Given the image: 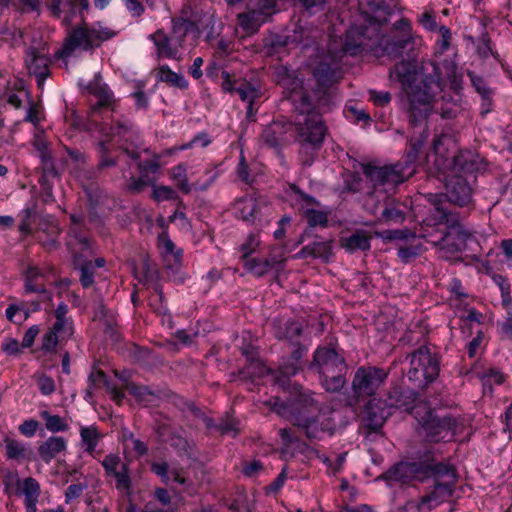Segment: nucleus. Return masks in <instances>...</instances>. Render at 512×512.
<instances>
[{"label": "nucleus", "instance_id": "49530a36", "mask_svg": "<svg viewBox=\"0 0 512 512\" xmlns=\"http://www.w3.org/2000/svg\"><path fill=\"white\" fill-rule=\"evenodd\" d=\"M116 479V489L123 491L130 497L132 481L129 475V469L126 464H121V469L112 475Z\"/></svg>", "mask_w": 512, "mask_h": 512}, {"label": "nucleus", "instance_id": "680f3d73", "mask_svg": "<svg viewBox=\"0 0 512 512\" xmlns=\"http://www.w3.org/2000/svg\"><path fill=\"white\" fill-rule=\"evenodd\" d=\"M151 471L159 476L164 484H168L170 482L171 470L169 469L167 462H153L151 464Z\"/></svg>", "mask_w": 512, "mask_h": 512}, {"label": "nucleus", "instance_id": "4c0bfd02", "mask_svg": "<svg viewBox=\"0 0 512 512\" xmlns=\"http://www.w3.org/2000/svg\"><path fill=\"white\" fill-rule=\"evenodd\" d=\"M370 240L371 237L366 232L357 231L346 239L345 247L351 252L368 250L370 248Z\"/></svg>", "mask_w": 512, "mask_h": 512}, {"label": "nucleus", "instance_id": "e2e57ef3", "mask_svg": "<svg viewBox=\"0 0 512 512\" xmlns=\"http://www.w3.org/2000/svg\"><path fill=\"white\" fill-rule=\"evenodd\" d=\"M101 464L106 472V475L112 476L113 474L119 471L117 470V468L121 464V459L116 454H109L105 456Z\"/></svg>", "mask_w": 512, "mask_h": 512}, {"label": "nucleus", "instance_id": "ddd939ff", "mask_svg": "<svg viewBox=\"0 0 512 512\" xmlns=\"http://www.w3.org/2000/svg\"><path fill=\"white\" fill-rule=\"evenodd\" d=\"M423 428L431 442L450 441L460 432L461 424L451 416L439 417L429 413Z\"/></svg>", "mask_w": 512, "mask_h": 512}, {"label": "nucleus", "instance_id": "423d86ee", "mask_svg": "<svg viewBox=\"0 0 512 512\" xmlns=\"http://www.w3.org/2000/svg\"><path fill=\"white\" fill-rule=\"evenodd\" d=\"M428 479L433 480V489L417 503L419 512H428L452 496L457 483V473L450 464L435 463Z\"/></svg>", "mask_w": 512, "mask_h": 512}, {"label": "nucleus", "instance_id": "c756f323", "mask_svg": "<svg viewBox=\"0 0 512 512\" xmlns=\"http://www.w3.org/2000/svg\"><path fill=\"white\" fill-rule=\"evenodd\" d=\"M322 88L326 83H335L341 78V72L338 66H330L326 65L322 62ZM334 98V90H330L328 93L322 90V112L324 111V106L333 102Z\"/></svg>", "mask_w": 512, "mask_h": 512}, {"label": "nucleus", "instance_id": "f704fd0d", "mask_svg": "<svg viewBox=\"0 0 512 512\" xmlns=\"http://www.w3.org/2000/svg\"><path fill=\"white\" fill-rule=\"evenodd\" d=\"M346 373L326 372L322 374V387L329 393H338L346 384Z\"/></svg>", "mask_w": 512, "mask_h": 512}, {"label": "nucleus", "instance_id": "1a4fd4ad", "mask_svg": "<svg viewBox=\"0 0 512 512\" xmlns=\"http://www.w3.org/2000/svg\"><path fill=\"white\" fill-rule=\"evenodd\" d=\"M278 12L277 0L249 1L246 10L237 15V24L246 34L254 35L262 25L271 22Z\"/></svg>", "mask_w": 512, "mask_h": 512}, {"label": "nucleus", "instance_id": "338daca9", "mask_svg": "<svg viewBox=\"0 0 512 512\" xmlns=\"http://www.w3.org/2000/svg\"><path fill=\"white\" fill-rule=\"evenodd\" d=\"M37 384L43 395H50L55 391L54 380L45 374L37 377Z\"/></svg>", "mask_w": 512, "mask_h": 512}, {"label": "nucleus", "instance_id": "2f4dec72", "mask_svg": "<svg viewBox=\"0 0 512 512\" xmlns=\"http://www.w3.org/2000/svg\"><path fill=\"white\" fill-rule=\"evenodd\" d=\"M128 392L133 395L137 401L144 405H151L160 398L159 391H153L147 386H139L134 383L126 385Z\"/></svg>", "mask_w": 512, "mask_h": 512}, {"label": "nucleus", "instance_id": "0eeeda50", "mask_svg": "<svg viewBox=\"0 0 512 512\" xmlns=\"http://www.w3.org/2000/svg\"><path fill=\"white\" fill-rule=\"evenodd\" d=\"M115 35L116 32L114 30L100 23L91 26L83 23L69 32L57 55L60 58H67L76 49L84 51L93 50L100 47L103 42L112 39Z\"/></svg>", "mask_w": 512, "mask_h": 512}, {"label": "nucleus", "instance_id": "c85d7f7f", "mask_svg": "<svg viewBox=\"0 0 512 512\" xmlns=\"http://www.w3.org/2000/svg\"><path fill=\"white\" fill-rule=\"evenodd\" d=\"M290 37L276 33H270L263 39V48L268 56L285 54Z\"/></svg>", "mask_w": 512, "mask_h": 512}, {"label": "nucleus", "instance_id": "37998d69", "mask_svg": "<svg viewBox=\"0 0 512 512\" xmlns=\"http://www.w3.org/2000/svg\"><path fill=\"white\" fill-rule=\"evenodd\" d=\"M247 360L249 364L241 371L244 377L256 378L265 374L266 367L254 354H247Z\"/></svg>", "mask_w": 512, "mask_h": 512}, {"label": "nucleus", "instance_id": "8fccbe9b", "mask_svg": "<svg viewBox=\"0 0 512 512\" xmlns=\"http://www.w3.org/2000/svg\"><path fill=\"white\" fill-rule=\"evenodd\" d=\"M306 351V346L297 347L291 354V359L294 361V363L281 365L282 374H284L285 376L295 375L300 368L298 363L303 357V355L306 353Z\"/></svg>", "mask_w": 512, "mask_h": 512}, {"label": "nucleus", "instance_id": "473e14b6", "mask_svg": "<svg viewBox=\"0 0 512 512\" xmlns=\"http://www.w3.org/2000/svg\"><path fill=\"white\" fill-rule=\"evenodd\" d=\"M80 437L84 450L89 454H93L102 437V434L98 431L96 426L91 425L81 427Z\"/></svg>", "mask_w": 512, "mask_h": 512}, {"label": "nucleus", "instance_id": "0e129e2a", "mask_svg": "<svg viewBox=\"0 0 512 512\" xmlns=\"http://www.w3.org/2000/svg\"><path fill=\"white\" fill-rule=\"evenodd\" d=\"M484 387L489 385L491 388L492 384H501L504 380L503 374L496 369H489L481 375Z\"/></svg>", "mask_w": 512, "mask_h": 512}, {"label": "nucleus", "instance_id": "b1692460", "mask_svg": "<svg viewBox=\"0 0 512 512\" xmlns=\"http://www.w3.org/2000/svg\"><path fill=\"white\" fill-rule=\"evenodd\" d=\"M263 201L255 198L253 195L243 197L235 203V213L237 217L246 222H254L260 210V204Z\"/></svg>", "mask_w": 512, "mask_h": 512}, {"label": "nucleus", "instance_id": "72a5a7b5", "mask_svg": "<svg viewBox=\"0 0 512 512\" xmlns=\"http://www.w3.org/2000/svg\"><path fill=\"white\" fill-rule=\"evenodd\" d=\"M405 220V213L396 206L391 205L388 197H385V206L379 217V221L385 224H400Z\"/></svg>", "mask_w": 512, "mask_h": 512}, {"label": "nucleus", "instance_id": "dca6fc26", "mask_svg": "<svg viewBox=\"0 0 512 512\" xmlns=\"http://www.w3.org/2000/svg\"><path fill=\"white\" fill-rule=\"evenodd\" d=\"M294 192L295 204L299 212L307 219L308 228L301 236V242L311 237L312 230L320 224V212L316 209L318 202L314 197L301 191L296 185H291Z\"/></svg>", "mask_w": 512, "mask_h": 512}, {"label": "nucleus", "instance_id": "412c9836", "mask_svg": "<svg viewBox=\"0 0 512 512\" xmlns=\"http://www.w3.org/2000/svg\"><path fill=\"white\" fill-rule=\"evenodd\" d=\"M273 335L279 340L293 343L303 333V325L298 320L274 319L272 322Z\"/></svg>", "mask_w": 512, "mask_h": 512}, {"label": "nucleus", "instance_id": "6e6552de", "mask_svg": "<svg viewBox=\"0 0 512 512\" xmlns=\"http://www.w3.org/2000/svg\"><path fill=\"white\" fill-rule=\"evenodd\" d=\"M407 358L410 359L407 377L414 386L423 389L436 380L440 372V360L436 352L421 346Z\"/></svg>", "mask_w": 512, "mask_h": 512}, {"label": "nucleus", "instance_id": "4be33fe9", "mask_svg": "<svg viewBox=\"0 0 512 512\" xmlns=\"http://www.w3.org/2000/svg\"><path fill=\"white\" fill-rule=\"evenodd\" d=\"M40 485L38 481L32 477L25 478L22 480L18 489H16V495H24L26 512H36L37 502L40 496Z\"/></svg>", "mask_w": 512, "mask_h": 512}, {"label": "nucleus", "instance_id": "7ed1b4c3", "mask_svg": "<svg viewBox=\"0 0 512 512\" xmlns=\"http://www.w3.org/2000/svg\"><path fill=\"white\" fill-rule=\"evenodd\" d=\"M273 410L300 429L308 439L318 438L320 407L310 394L300 393L285 402L276 399Z\"/></svg>", "mask_w": 512, "mask_h": 512}, {"label": "nucleus", "instance_id": "6e6d98bb", "mask_svg": "<svg viewBox=\"0 0 512 512\" xmlns=\"http://www.w3.org/2000/svg\"><path fill=\"white\" fill-rule=\"evenodd\" d=\"M182 471H183L182 469H172L171 470V475L173 476V481L180 485H183L184 486L183 491L185 493H187L189 496L196 495L198 492L197 487L195 486V484L192 481H190L189 479H187L186 477H184L182 475Z\"/></svg>", "mask_w": 512, "mask_h": 512}, {"label": "nucleus", "instance_id": "393cba45", "mask_svg": "<svg viewBox=\"0 0 512 512\" xmlns=\"http://www.w3.org/2000/svg\"><path fill=\"white\" fill-rule=\"evenodd\" d=\"M66 446V440L63 437L52 436L39 445L38 453L45 463H49L59 453L63 452Z\"/></svg>", "mask_w": 512, "mask_h": 512}, {"label": "nucleus", "instance_id": "052dcab7", "mask_svg": "<svg viewBox=\"0 0 512 512\" xmlns=\"http://www.w3.org/2000/svg\"><path fill=\"white\" fill-rule=\"evenodd\" d=\"M133 129V123L126 118L118 119L110 128L111 133L117 136H126Z\"/></svg>", "mask_w": 512, "mask_h": 512}, {"label": "nucleus", "instance_id": "3c124183", "mask_svg": "<svg viewBox=\"0 0 512 512\" xmlns=\"http://www.w3.org/2000/svg\"><path fill=\"white\" fill-rule=\"evenodd\" d=\"M239 422L227 415L226 417H223L220 419L219 423L216 425V429L222 434V435H230L232 437H236L239 434Z\"/></svg>", "mask_w": 512, "mask_h": 512}, {"label": "nucleus", "instance_id": "4d7b16f0", "mask_svg": "<svg viewBox=\"0 0 512 512\" xmlns=\"http://www.w3.org/2000/svg\"><path fill=\"white\" fill-rule=\"evenodd\" d=\"M444 198L446 194H429L428 200L435 206L436 210L441 214V220L449 223L450 218L453 216L444 206Z\"/></svg>", "mask_w": 512, "mask_h": 512}, {"label": "nucleus", "instance_id": "a878e982", "mask_svg": "<svg viewBox=\"0 0 512 512\" xmlns=\"http://www.w3.org/2000/svg\"><path fill=\"white\" fill-rule=\"evenodd\" d=\"M72 335L65 333L63 328H57L52 325L41 338L40 351L44 354L54 353L57 345Z\"/></svg>", "mask_w": 512, "mask_h": 512}, {"label": "nucleus", "instance_id": "39448f33", "mask_svg": "<svg viewBox=\"0 0 512 512\" xmlns=\"http://www.w3.org/2000/svg\"><path fill=\"white\" fill-rule=\"evenodd\" d=\"M363 174L370 181L374 191L368 195L365 205L372 214H376L377 205H374L375 194L383 192L389 194L395 191L396 187L413 175V171L406 172L402 164L375 166L363 165Z\"/></svg>", "mask_w": 512, "mask_h": 512}, {"label": "nucleus", "instance_id": "58836bf2", "mask_svg": "<svg viewBox=\"0 0 512 512\" xmlns=\"http://www.w3.org/2000/svg\"><path fill=\"white\" fill-rule=\"evenodd\" d=\"M75 268L80 271V282L84 288H88L94 283V265L92 261H80L75 259Z\"/></svg>", "mask_w": 512, "mask_h": 512}, {"label": "nucleus", "instance_id": "5fc2aeb1", "mask_svg": "<svg viewBox=\"0 0 512 512\" xmlns=\"http://www.w3.org/2000/svg\"><path fill=\"white\" fill-rule=\"evenodd\" d=\"M285 260V249L283 247H272L269 254L264 259L266 266H268L270 270L276 269Z\"/></svg>", "mask_w": 512, "mask_h": 512}, {"label": "nucleus", "instance_id": "9b49d317", "mask_svg": "<svg viewBox=\"0 0 512 512\" xmlns=\"http://www.w3.org/2000/svg\"><path fill=\"white\" fill-rule=\"evenodd\" d=\"M388 377V372L375 366L359 367L352 380V390L355 396V402L359 398L373 396L377 390L384 384Z\"/></svg>", "mask_w": 512, "mask_h": 512}, {"label": "nucleus", "instance_id": "5701e85b", "mask_svg": "<svg viewBox=\"0 0 512 512\" xmlns=\"http://www.w3.org/2000/svg\"><path fill=\"white\" fill-rule=\"evenodd\" d=\"M26 63L29 73L37 78L39 85L43 84L44 80L49 75V59L32 48L27 54Z\"/></svg>", "mask_w": 512, "mask_h": 512}, {"label": "nucleus", "instance_id": "f3484780", "mask_svg": "<svg viewBox=\"0 0 512 512\" xmlns=\"http://www.w3.org/2000/svg\"><path fill=\"white\" fill-rule=\"evenodd\" d=\"M426 120L427 117L423 120V122H414L409 116V122L414 129V132L409 140V147L405 154L404 162L401 163L406 172H415V164L418 160L421 148L428 138Z\"/></svg>", "mask_w": 512, "mask_h": 512}, {"label": "nucleus", "instance_id": "7c9ffc66", "mask_svg": "<svg viewBox=\"0 0 512 512\" xmlns=\"http://www.w3.org/2000/svg\"><path fill=\"white\" fill-rule=\"evenodd\" d=\"M156 78L179 89H186L189 85L183 75L172 71L167 65H162L156 70Z\"/></svg>", "mask_w": 512, "mask_h": 512}, {"label": "nucleus", "instance_id": "aec40b11", "mask_svg": "<svg viewBox=\"0 0 512 512\" xmlns=\"http://www.w3.org/2000/svg\"><path fill=\"white\" fill-rule=\"evenodd\" d=\"M149 39L156 47V55L159 59H173L180 61L182 59V52L172 42L171 38L162 29L149 35Z\"/></svg>", "mask_w": 512, "mask_h": 512}, {"label": "nucleus", "instance_id": "c9c22d12", "mask_svg": "<svg viewBox=\"0 0 512 512\" xmlns=\"http://www.w3.org/2000/svg\"><path fill=\"white\" fill-rule=\"evenodd\" d=\"M234 92L239 95L242 101L248 102L249 105L247 108V115L248 117H251L254 113L253 101L258 97L259 94L258 89L251 83L243 81L238 87L235 88Z\"/></svg>", "mask_w": 512, "mask_h": 512}, {"label": "nucleus", "instance_id": "2eb2a0df", "mask_svg": "<svg viewBox=\"0 0 512 512\" xmlns=\"http://www.w3.org/2000/svg\"><path fill=\"white\" fill-rule=\"evenodd\" d=\"M448 230L443 234L437 242L440 248L450 254L461 252L466 249L468 240L472 237L469 232L459 221L452 216L450 218Z\"/></svg>", "mask_w": 512, "mask_h": 512}, {"label": "nucleus", "instance_id": "ea45409f", "mask_svg": "<svg viewBox=\"0 0 512 512\" xmlns=\"http://www.w3.org/2000/svg\"><path fill=\"white\" fill-rule=\"evenodd\" d=\"M250 252L251 251H247L242 256L243 265H244L245 269L248 272H250L258 277L263 276L266 273H268L270 271V269L268 268V266H266L265 261L261 260V259L250 257L249 256Z\"/></svg>", "mask_w": 512, "mask_h": 512}, {"label": "nucleus", "instance_id": "a19ab883", "mask_svg": "<svg viewBox=\"0 0 512 512\" xmlns=\"http://www.w3.org/2000/svg\"><path fill=\"white\" fill-rule=\"evenodd\" d=\"M454 169L465 174H471L478 169L476 161L470 152H461L454 156Z\"/></svg>", "mask_w": 512, "mask_h": 512}, {"label": "nucleus", "instance_id": "79ce46f5", "mask_svg": "<svg viewBox=\"0 0 512 512\" xmlns=\"http://www.w3.org/2000/svg\"><path fill=\"white\" fill-rule=\"evenodd\" d=\"M170 177L175 182L176 186L184 193L189 194L191 187L188 183V177L186 167L183 164H179L173 167L170 171Z\"/></svg>", "mask_w": 512, "mask_h": 512}, {"label": "nucleus", "instance_id": "09e8293b", "mask_svg": "<svg viewBox=\"0 0 512 512\" xmlns=\"http://www.w3.org/2000/svg\"><path fill=\"white\" fill-rule=\"evenodd\" d=\"M67 312L68 306L64 302H61L55 310L56 321L53 325L57 328H63L64 332L67 334H73L72 323L66 318Z\"/></svg>", "mask_w": 512, "mask_h": 512}, {"label": "nucleus", "instance_id": "c03bdc74", "mask_svg": "<svg viewBox=\"0 0 512 512\" xmlns=\"http://www.w3.org/2000/svg\"><path fill=\"white\" fill-rule=\"evenodd\" d=\"M468 76L475 90L482 96L484 105L489 106L492 99V90L481 76L476 75L474 72H469Z\"/></svg>", "mask_w": 512, "mask_h": 512}, {"label": "nucleus", "instance_id": "bb28decb", "mask_svg": "<svg viewBox=\"0 0 512 512\" xmlns=\"http://www.w3.org/2000/svg\"><path fill=\"white\" fill-rule=\"evenodd\" d=\"M194 28V23L183 17L173 18L172 19V29L170 34L168 35L172 42L178 47V49L182 52L184 42L186 36L190 30Z\"/></svg>", "mask_w": 512, "mask_h": 512}, {"label": "nucleus", "instance_id": "bf43d9fd", "mask_svg": "<svg viewBox=\"0 0 512 512\" xmlns=\"http://www.w3.org/2000/svg\"><path fill=\"white\" fill-rule=\"evenodd\" d=\"M41 0H12V6L21 13L39 11Z\"/></svg>", "mask_w": 512, "mask_h": 512}, {"label": "nucleus", "instance_id": "a211bd4d", "mask_svg": "<svg viewBox=\"0 0 512 512\" xmlns=\"http://www.w3.org/2000/svg\"><path fill=\"white\" fill-rule=\"evenodd\" d=\"M326 372L347 373L343 351L332 336L329 337L326 347L322 348V374Z\"/></svg>", "mask_w": 512, "mask_h": 512}, {"label": "nucleus", "instance_id": "cd10ccee", "mask_svg": "<svg viewBox=\"0 0 512 512\" xmlns=\"http://www.w3.org/2000/svg\"><path fill=\"white\" fill-rule=\"evenodd\" d=\"M286 125L273 122L266 126L261 134V140L270 148H278L284 140Z\"/></svg>", "mask_w": 512, "mask_h": 512}, {"label": "nucleus", "instance_id": "20e7f679", "mask_svg": "<svg viewBox=\"0 0 512 512\" xmlns=\"http://www.w3.org/2000/svg\"><path fill=\"white\" fill-rule=\"evenodd\" d=\"M384 23L365 17L363 22L353 24L346 32L343 51L351 56L372 53L379 57L380 30Z\"/></svg>", "mask_w": 512, "mask_h": 512}, {"label": "nucleus", "instance_id": "f8f14e48", "mask_svg": "<svg viewBox=\"0 0 512 512\" xmlns=\"http://www.w3.org/2000/svg\"><path fill=\"white\" fill-rule=\"evenodd\" d=\"M390 402L381 398H372L365 405L362 426L368 430L369 433H377L381 430L386 419L392 414L393 408H402L404 404L399 401H392L390 396Z\"/></svg>", "mask_w": 512, "mask_h": 512}, {"label": "nucleus", "instance_id": "13d9d810", "mask_svg": "<svg viewBox=\"0 0 512 512\" xmlns=\"http://www.w3.org/2000/svg\"><path fill=\"white\" fill-rule=\"evenodd\" d=\"M153 199L157 202L174 200L177 199L178 196L176 192L170 186L160 185L154 186L153 189Z\"/></svg>", "mask_w": 512, "mask_h": 512}, {"label": "nucleus", "instance_id": "69168bd1", "mask_svg": "<svg viewBox=\"0 0 512 512\" xmlns=\"http://www.w3.org/2000/svg\"><path fill=\"white\" fill-rule=\"evenodd\" d=\"M369 99L379 107L388 105L391 101V94L388 91L369 90Z\"/></svg>", "mask_w": 512, "mask_h": 512}, {"label": "nucleus", "instance_id": "a18cd8bd", "mask_svg": "<svg viewBox=\"0 0 512 512\" xmlns=\"http://www.w3.org/2000/svg\"><path fill=\"white\" fill-rule=\"evenodd\" d=\"M40 416L45 421L46 428L51 432H64L69 428L68 423L58 415H52L48 411H42Z\"/></svg>", "mask_w": 512, "mask_h": 512}, {"label": "nucleus", "instance_id": "de8ad7c7", "mask_svg": "<svg viewBox=\"0 0 512 512\" xmlns=\"http://www.w3.org/2000/svg\"><path fill=\"white\" fill-rule=\"evenodd\" d=\"M95 96L98 98V101L92 106V112L97 113L101 108L110 107L114 110L115 100L112 92L105 88H99L95 91Z\"/></svg>", "mask_w": 512, "mask_h": 512}, {"label": "nucleus", "instance_id": "6ab92c4d", "mask_svg": "<svg viewBox=\"0 0 512 512\" xmlns=\"http://www.w3.org/2000/svg\"><path fill=\"white\" fill-rule=\"evenodd\" d=\"M472 189L462 175L450 176L446 183V199L460 207L470 203Z\"/></svg>", "mask_w": 512, "mask_h": 512}, {"label": "nucleus", "instance_id": "f03ea898", "mask_svg": "<svg viewBox=\"0 0 512 512\" xmlns=\"http://www.w3.org/2000/svg\"><path fill=\"white\" fill-rule=\"evenodd\" d=\"M315 87L307 89L301 87L296 90L299 80L293 77V71L286 66L280 65L275 68L274 76L278 84L285 88L293 86L290 92V99L300 114L304 115L303 120L297 123L299 139L302 143L301 152L310 156L307 163L311 164L317 157L320 144V79L317 77L316 70L313 72Z\"/></svg>", "mask_w": 512, "mask_h": 512}, {"label": "nucleus", "instance_id": "864d4df0", "mask_svg": "<svg viewBox=\"0 0 512 512\" xmlns=\"http://www.w3.org/2000/svg\"><path fill=\"white\" fill-rule=\"evenodd\" d=\"M422 253V246L419 244L415 245H402L398 248V257L400 260L407 264Z\"/></svg>", "mask_w": 512, "mask_h": 512}, {"label": "nucleus", "instance_id": "4468645a", "mask_svg": "<svg viewBox=\"0 0 512 512\" xmlns=\"http://www.w3.org/2000/svg\"><path fill=\"white\" fill-rule=\"evenodd\" d=\"M435 463L427 462H400L383 474V478L390 482L407 483L411 480L425 481Z\"/></svg>", "mask_w": 512, "mask_h": 512}, {"label": "nucleus", "instance_id": "774afa93", "mask_svg": "<svg viewBox=\"0 0 512 512\" xmlns=\"http://www.w3.org/2000/svg\"><path fill=\"white\" fill-rule=\"evenodd\" d=\"M97 167H82L75 171V175L82 185L85 186V181H92L97 177Z\"/></svg>", "mask_w": 512, "mask_h": 512}, {"label": "nucleus", "instance_id": "e433bc0d", "mask_svg": "<svg viewBox=\"0 0 512 512\" xmlns=\"http://www.w3.org/2000/svg\"><path fill=\"white\" fill-rule=\"evenodd\" d=\"M4 443H5V449H6V456L8 459L22 460L28 456L29 450L21 442L15 440V439L6 437L4 439Z\"/></svg>", "mask_w": 512, "mask_h": 512}, {"label": "nucleus", "instance_id": "603ef678", "mask_svg": "<svg viewBox=\"0 0 512 512\" xmlns=\"http://www.w3.org/2000/svg\"><path fill=\"white\" fill-rule=\"evenodd\" d=\"M346 455L347 453L343 452L334 456H327L322 459V462L327 466V473L329 475H336L342 470L346 460Z\"/></svg>", "mask_w": 512, "mask_h": 512}, {"label": "nucleus", "instance_id": "f257e3e1", "mask_svg": "<svg viewBox=\"0 0 512 512\" xmlns=\"http://www.w3.org/2000/svg\"><path fill=\"white\" fill-rule=\"evenodd\" d=\"M392 81L401 83L405 97L402 108L412 121L428 117L432 111V102L441 92L438 67L433 62L419 66L415 61L402 60L390 70Z\"/></svg>", "mask_w": 512, "mask_h": 512}, {"label": "nucleus", "instance_id": "9d476101", "mask_svg": "<svg viewBox=\"0 0 512 512\" xmlns=\"http://www.w3.org/2000/svg\"><path fill=\"white\" fill-rule=\"evenodd\" d=\"M412 41L411 24L409 20L402 18L394 23L390 36L386 37L380 31L379 57L382 55L398 57L408 49Z\"/></svg>", "mask_w": 512, "mask_h": 512}]
</instances>
